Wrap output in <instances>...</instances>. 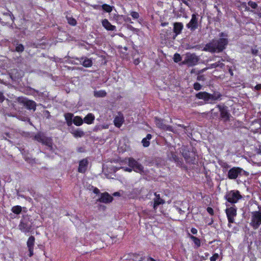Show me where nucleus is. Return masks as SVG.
Listing matches in <instances>:
<instances>
[{"label": "nucleus", "instance_id": "43", "mask_svg": "<svg viewBox=\"0 0 261 261\" xmlns=\"http://www.w3.org/2000/svg\"><path fill=\"white\" fill-rule=\"evenodd\" d=\"M206 211L211 216H213L214 214V210L211 207H207Z\"/></svg>", "mask_w": 261, "mask_h": 261}, {"label": "nucleus", "instance_id": "30", "mask_svg": "<svg viewBox=\"0 0 261 261\" xmlns=\"http://www.w3.org/2000/svg\"><path fill=\"white\" fill-rule=\"evenodd\" d=\"M45 138V136H44L43 135L41 134V133H37L36 135H35L34 138L37 141L39 142L42 143L44 138Z\"/></svg>", "mask_w": 261, "mask_h": 261}, {"label": "nucleus", "instance_id": "25", "mask_svg": "<svg viewBox=\"0 0 261 261\" xmlns=\"http://www.w3.org/2000/svg\"><path fill=\"white\" fill-rule=\"evenodd\" d=\"M189 237L191 239L193 242L194 243L195 247L197 248L200 246V241L197 238L191 235L189 233H188Z\"/></svg>", "mask_w": 261, "mask_h": 261}, {"label": "nucleus", "instance_id": "63", "mask_svg": "<svg viewBox=\"0 0 261 261\" xmlns=\"http://www.w3.org/2000/svg\"><path fill=\"white\" fill-rule=\"evenodd\" d=\"M197 80H200L199 76H198V77H197Z\"/></svg>", "mask_w": 261, "mask_h": 261}, {"label": "nucleus", "instance_id": "22", "mask_svg": "<svg viewBox=\"0 0 261 261\" xmlns=\"http://www.w3.org/2000/svg\"><path fill=\"white\" fill-rule=\"evenodd\" d=\"M70 133L75 138H81L84 136V132L81 129H72Z\"/></svg>", "mask_w": 261, "mask_h": 261}, {"label": "nucleus", "instance_id": "53", "mask_svg": "<svg viewBox=\"0 0 261 261\" xmlns=\"http://www.w3.org/2000/svg\"><path fill=\"white\" fill-rule=\"evenodd\" d=\"M101 6H99V5H94L92 6V7L93 8V9H99L100 7H101Z\"/></svg>", "mask_w": 261, "mask_h": 261}, {"label": "nucleus", "instance_id": "4", "mask_svg": "<svg viewBox=\"0 0 261 261\" xmlns=\"http://www.w3.org/2000/svg\"><path fill=\"white\" fill-rule=\"evenodd\" d=\"M224 198L231 204H235L243 198L240 192L237 190H230L226 193Z\"/></svg>", "mask_w": 261, "mask_h": 261}, {"label": "nucleus", "instance_id": "14", "mask_svg": "<svg viewBox=\"0 0 261 261\" xmlns=\"http://www.w3.org/2000/svg\"><path fill=\"white\" fill-rule=\"evenodd\" d=\"M113 200V197L107 192L101 193L100 197L97 200L98 201L105 203H109Z\"/></svg>", "mask_w": 261, "mask_h": 261}, {"label": "nucleus", "instance_id": "35", "mask_svg": "<svg viewBox=\"0 0 261 261\" xmlns=\"http://www.w3.org/2000/svg\"><path fill=\"white\" fill-rule=\"evenodd\" d=\"M101 8L103 10V11H105L107 12H108V13H110L112 11V7L111 6H110L109 5H108L106 4H103L101 6Z\"/></svg>", "mask_w": 261, "mask_h": 261}, {"label": "nucleus", "instance_id": "31", "mask_svg": "<svg viewBox=\"0 0 261 261\" xmlns=\"http://www.w3.org/2000/svg\"><path fill=\"white\" fill-rule=\"evenodd\" d=\"M173 159L175 163H176L177 165L178 166H181L183 164L182 160L181 158H179L176 155H174L172 156Z\"/></svg>", "mask_w": 261, "mask_h": 261}, {"label": "nucleus", "instance_id": "1", "mask_svg": "<svg viewBox=\"0 0 261 261\" xmlns=\"http://www.w3.org/2000/svg\"><path fill=\"white\" fill-rule=\"evenodd\" d=\"M228 43V38H226L213 39L210 42L205 44L203 50L212 53H220L226 48Z\"/></svg>", "mask_w": 261, "mask_h": 261}, {"label": "nucleus", "instance_id": "64", "mask_svg": "<svg viewBox=\"0 0 261 261\" xmlns=\"http://www.w3.org/2000/svg\"><path fill=\"white\" fill-rule=\"evenodd\" d=\"M259 150H260V151H259V153H260L261 154V150H260V149H259Z\"/></svg>", "mask_w": 261, "mask_h": 261}, {"label": "nucleus", "instance_id": "60", "mask_svg": "<svg viewBox=\"0 0 261 261\" xmlns=\"http://www.w3.org/2000/svg\"><path fill=\"white\" fill-rule=\"evenodd\" d=\"M258 16H259V17L260 18H261V13L259 14H258Z\"/></svg>", "mask_w": 261, "mask_h": 261}, {"label": "nucleus", "instance_id": "3", "mask_svg": "<svg viewBox=\"0 0 261 261\" xmlns=\"http://www.w3.org/2000/svg\"><path fill=\"white\" fill-rule=\"evenodd\" d=\"M181 152L187 163L195 164L196 160V152L194 149H189L187 146H183L181 148Z\"/></svg>", "mask_w": 261, "mask_h": 261}, {"label": "nucleus", "instance_id": "47", "mask_svg": "<svg viewBox=\"0 0 261 261\" xmlns=\"http://www.w3.org/2000/svg\"><path fill=\"white\" fill-rule=\"evenodd\" d=\"M122 168L123 169L124 171L128 172H131L132 170H133L131 167H123Z\"/></svg>", "mask_w": 261, "mask_h": 261}, {"label": "nucleus", "instance_id": "57", "mask_svg": "<svg viewBox=\"0 0 261 261\" xmlns=\"http://www.w3.org/2000/svg\"><path fill=\"white\" fill-rule=\"evenodd\" d=\"M197 229H191V232L193 234H196L197 233Z\"/></svg>", "mask_w": 261, "mask_h": 261}, {"label": "nucleus", "instance_id": "10", "mask_svg": "<svg viewBox=\"0 0 261 261\" xmlns=\"http://www.w3.org/2000/svg\"><path fill=\"white\" fill-rule=\"evenodd\" d=\"M242 171L243 169L241 168L233 167L228 171L227 177L229 179H235L241 174Z\"/></svg>", "mask_w": 261, "mask_h": 261}, {"label": "nucleus", "instance_id": "33", "mask_svg": "<svg viewBox=\"0 0 261 261\" xmlns=\"http://www.w3.org/2000/svg\"><path fill=\"white\" fill-rule=\"evenodd\" d=\"M24 46L17 42L16 44L15 51L18 53H22L24 51Z\"/></svg>", "mask_w": 261, "mask_h": 261}, {"label": "nucleus", "instance_id": "49", "mask_svg": "<svg viewBox=\"0 0 261 261\" xmlns=\"http://www.w3.org/2000/svg\"><path fill=\"white\" fill-rule=\"evenodd\" d=\"M5 100V96L2 92L0 91V102H3Z\"/></svg>", "mask_w": 261, "mask_h": 261}, {"label": "nucleus", "instance_id": "8", "mask_svg": "<svg viewBox=\"0 0 261 261\" xmlns=\"http://www.w3.org/2000/svg\"><path fill=\"white\" fill-rule=\"evenodd\" d=\"M128 165L136 172L142 173L144 172L143 166L133 158H128Z\"/></svg>", "mask_w": 261, "mask_h": 261}, {"label": "nucleus", "instance_id": "24", "mask_svg": "<svg viewBox=\"0 0 261 261\" xmlns=\"http://www.w3.org/2000/svg\"><path fill=\"white\" fill-rule=\"evenodd\" d=\"M107 92L104 90L94 91V96L95 97H105L107 96Z\"/></svg>", "mask_w": 261, "mask_h": 261}, {"label": "nucleus", "instance_id": "28", "mask_svg": "<svg viewBox=\"0 0 261 261\" xmlns=\"http://www.w3.org/2000/svg\"><path fill=\"white\" fill-rule=\"evenodd\" d=\"M250 53L253 57H256L259 55V51L257 45H255L251 48Z\"/></svg>", "mask_w": 261, "mask_h": 261}, {"label": "nucleus", "instance_id": "61", "mask_svg": "<svg viewBox=\"0 0 261 261\" xmlns=\"http://www.w3.org/2000/svg\"><path fill=\"white\" fill-rule=\"evenodd\" d=\"M229 72H230V73H231V74H232V72L230 69L229 70Z\"/></svg>", "mask_w": 261, "mask_h": 261}, {"label": "nucleus", "instance_id": "18", "mask_svg": "<svg viewBox=\"0 0 261 261\" xmlns=\"http://www.w3.org/2000/svg\"><path fill=\"white\" fill-rule=\"evenodd\" d=\"M81 64L85 67H90L92 66L93 62L91 59L87 57H82L80 59Z\"/></svg>", "mask_w": 261, "mask_h": 261}, {"label": "nucleus", "instance_id": "46", "mask_svg": "<svg viewBox=\"0 0 261 261\" xmlns=\"http://www.w3.org/2000/svg\"><path fill=\"white\" fill-rule=\"evenodd\" d=\"M4 15L8 17V19L12 20V16H11V14L9 12H6L5 13H4Z\"/></svg>", "mask_w": 261, "mask_h": 261}, {"label": "nucleus", "instance_id": "7", "mask_svg": "<svg viewBox=\"0 0 261 261\" xmlns=\"http://www.w3.org/2000/svg\"><path fill=\"white\" fill-rule=\"evenodd\" d=\"M154 119V122L157 127L159 128L164 130L173 132V127L171 125L165 124L164 123L165 120L164 119L159 118L158 117H155Z\"/></svg>", "mask_w": 261, "mask_h": 261}, {"label": "nucleus", "instance_id": "16", "mask_svg": "<svg viewBox=\"0 0 261 261\" xmlns=\"http://www.w3.org/2000/svg\"><path fill=\"white\" fill-rule=\"evenodd\" d=\"M103 27L108 31H116V27L112 25L108 19H104L101 21Z\"/></svg>", "mask_w": 261, "mask_h": 261}, {"label": "nucleus", "instance_id": "11", "mask_svg": "<svg viewBox=\"0 0 261 261\" xmlns=\"http://www.w3.org/2000/svg\"><path fill=\"white\" fill-rule=\"evenodd\" d=\"M186 27L192 32L194 31L198 28V23L197 14H193L192 15V18L190 22L186 24Z\"/></svg>", "mask_w": 261, "mask_h": 261}, {"label": "nucleus", "instance_id": "12", "mask_svg": "<svg viewBox=\"0 0 261 261\" xmlns=\"http://www.w3.org/2000/svg\"><path fill=\"white\" fill-rule=\"evenodd\" d=\"M199 61V59L195 54L188 55L185 58L184 64H186L188 66H193L196 65Z\"/></svg>", "mask_w": 261, "mask_h": 261}, {"label": "nucleus", "instance_id": "41", "mask_svg": "<svg viewBox=\"0 0 261 261\" xmlns=\"http://www.w3.org/2000/svg\"><path fill=\"white\" fill-rule=\"evenodd\" d=\"M130 15L135 19H138L139 17V14L137 12L132 11Z\"/></svg>", "mask_w": 261, "mask_h": 261}, {"label": "nucleus", "instance_id": "2", "mask_svg": "<svg viewBox=\"0 0 261 261\" xmlns=\"http://www.w3.org/2000/svg\"><path fill=\"white\" fill-rule=\"evenodd\" d=\"M222 95L218 91L214 92L213 94L207 92H199L196 94L195 97L198 99H202L205 103L214 104L216 101L222 99Z\"/></svg>", "mask_w": 261, "mask_h": 261}, {"label": "nucleus", "instance_id": "51", "mask_svg": "<svg viewBox=\"0 0 261 261\" xmlns=\"http://www.w3.org/2000/svg\"><path fill=\"white\" fill-rule=\"evenodd\" d=\"M255 89L256 90H259L261 89V85H260V84H257L255 87H254Z\"/></svg>", "mask_w": 261, "mask_h": 261}, {"label": "nucleus", "instance_id": "55", "mask_svg": "<svg viewBox=\"0 0 261 261\" xmlns=\"http://www.w3.org/2000/svg\"><path fill=\"white\" fill-rule=\"evenodd\" d=\"M113 195L114 196H120V194L118 192H116L113 193Z\"/></svg>", "mask_w": 261, "mask_h": 261}, {"label": "nucleus", "instance_id": "52", "mask_svg": "<svg viewBox=\"0 0 261 261\" xmlns=\"http://www.w3.org/2000/svg\"><path fill=\"white\" fill-rule=\"evenodd\" d=\"M29 251L30 253V256H31L33 254V248H29Z\"/></svg>", "mask_w": 261, "mask_h": 261}, {"label": "nucleus", "instance_id": "13", "mask_svg": "<svg viewBox=\"0 0 261 261\" xmlns=\"http://www.w3.org/2000/svg\"><path fill=\"white\" fill-rule=\"evenodd\" d=\"M88 164L89 162L87 158L80 160L79 163L77 171L79 173H85L87 170Z\"/></svg>", "mask_w": 261, "mask_h": 261}, {"label": "nucleus", "instance_id": "20", "mask_svg": "<svg viewBox=\"0 0 261 261\" xmlns=\"http://www.w3.org/2000/svg\"><path fill=\"white\" fill-rule=\"evenodd\" d=\"M95 116L92 113H88L84 118L83 122L87 124H91L94 122Z\"/></svg>", "mask_w": 261, "mask_h": 261}, {"label": "nucleus", "instance_id": "26", "mask_svg": "<svg viewBox=\"0 0 261 261\" xmlns=\"http://www.w3.org/2000/svg\"><path fill=\"white\" fill-rule=\"evenodd\" d=\"M83 119L82 117L79 116H76L73 118L72 123L76 126H81L83 123Z\"/></svg>", "mask_w": 261, "mask_h": 261}, {"label": "nucleus", "instance_id": "59", "mask_svg": "<svg viewBox=\"0 0 261 261\" xmlns=\"http://www.w3.org/2000/svg\"><path fill=\"white\" fill-rule=\"evenodd\" d=\"M245 9H246V11H250L249 8L248 7H246Z\"/></svg>", "mask_w": 261, "mask_h": 261}, {"label": "nucleus", "instance_id": "34", "mask_svg": "<svg viewBox=\"0 0 261 261\" xmlns=\"http://www.w3.org/2000/svg\"><path fill=\"white\" fill-rule=\"evenodd\" d=\"M161 35V37H164L165 40H170L171 39H172V38H168V37L171 36V35L169 33V30H166L165 31H163V33Z\"/></svg>", "mask_w": 261, "mask_h": 261}, {"label": "nucleus", "instance_id": "5", "mask_svg": "<svg viewBox=\"0 0 261 261\" xmlns=\"http://www.w3.org/2000/svg\"><path fill=\"white\" fill-rule=\"evenodd\" d=\"M216 108L219 109L221 120L227 122L230 120L231 114L229 112L228 107L224 105H217Z\"/></svg>", "mask_w": 261, "mask_h": 261}, {"label": "nucleus", "instance_id": "42", "mask_svg": "<svg viewBox=\"0 0 261 261\" xmlns=\"http://www.w3.org/2000/svg\"><path fill=\"white\" fill-rule=\"evenodd\" d=\"M174 61L175 62H178L179 61H181V57H180V55L177 54V53H176L175 55H174Z\"/></svg>", "mask_w": 261, "mask_h": 261}, {"label": "nucleus", "instance_id": "6", "mask_svg": "<svg viewBox=\"0 0 261 261\" xmlns=\"http://www.w3.org/2000/svg\"><path fill=\"white\" fill-rule=\"evenodd\" d=\"M184 28V25L182 23L176 22L173 23V32H172L171 29L169 30V33L171 36L168 37V38H172V39H175L176 37L181 34L182 30Z\"/></svg>", "mask_w": 261, "mask_h": 261}, {"label": "nucleus", "instance_id": "15", "mask_svg": "<svg viewBox=\"0 0 261 261\" xmlns=\"http://www.w3.org/2000/svg\"><path fill=\"white\" fill-rule=\"evenodd\" d=\"M113 122L114 125L118 128H120L124 122V117L121 112H118V115L115 116Z\"/></svg>", "mask_w": 261, "mask_h": 261}, {"label": "nucleus", "instance_id": "44", "mask_svg": "<svg viewBox=\"0 0 261 261\" xmlns=\"http://www.w3.org/2000/svg\"><path fill=\"white\" fill-rule=\"evenodd\" d=\"M218 257H219L218 254L217 253H215L210 258V260L211 261H216V260L218 259Z\"/></svg>", "mask_w": 261, "mask_h": 261}, {"label": "nucleus", "instance_id": "32", "mask_svg": "<svg viewBox=\"0 0 261 261\" xmlns=\"http://www.w3.org/2000/svg\"><path fill=\"white\" fill-rule=\"evenodd\" d=\"M35 242V238L34 237H30L27 242V246L28 248H33Z\"/></svg>", "mask_w": 261, "mask_h": 261}, {"label": "nucleus", "instance_id": "37", "mask_svg": "<svg viewBox=\"0 0 261 261\" xmlns=\"http://www.w3.org/2000/svg\"><path fill=\"white\" fill-rule=\"evenodd\" d=\"M220 166L223 169L227 170L230 168V165L226 162L220 161L219 162Z\"/></svg>", "mask_w": 261, "mask_h": 261}, {"label": "nucleus", "instance_id": "48", "mask_svg": "<svg viewBox=\"0 0 261 261\" xmlns=\"http://www.w3.org/2000/svg\"><path fill=\"white\" fill-rule=\"evenodd\" d=\"M219 36L220 37V38H227L228 37V35L227 34L224 33V32H221L219 34Z\"/></svg>", "mask_w": 261, "mask_h": 261}, {"label": "nucleus", "instance_id": "39", "mask_svg": "<svg viewBox=\"0 0 261 261\" xmlns=\"http://www.w3.org/2000/svg\"><path fill=\"white\" fill-rule=\"evenodd\" d=\"M68 22L69 24L73 26H74L76 24V20L72 17H70L68 19Z\"/></svg>", "mask_w": 261, "mask_h": 261}, {"label": "nucleus", "instance_id": "36", "mask_svg": "<svg viewBox=\"0 0 261 261\" xmlns=\"http://www.w3.org/2000/svg\"><path fill=\"white\" fill-rule=\"evenodd\" d=\"M42 144L48 146L49 147L51 146L52 142L51 139L49 138L45 137Z\"/></svg>", "mask_w": 261, "mask_h": 261}, {"label": "nucleus", "instance_id": "45", "mask_svg": "<svg viewBox=\"0 0 261 261\" xmlns=\"http://www.w3.org/2000/svg\"><path fill=\"white\" fill-rule=\"evenodd\" d=\"M25 219H22L20 222V225H22L23 228H30L29 226H28L24 223Z\"/></svg>", "mask_w": 261, "mask_h": 261}, {"label": "nucleus", "instance_id": "40", "mask_svg": "<svg viewBox=\"0 0 261 261\" xmlns=\"http://www.w3.org/2000/svg\"><path fill=\"white\" fill-rule=\"evenodd\" d=\"M193 88L195 90L198 91L201 89L202 86L199 83L196 82L193 85Z\"/></svg>", "mask_w": 261, "mask_h": 261}, {"label": "nucleus", "instance_id": "23", "mask_svg": "<svg viewBox=\"0 0 261 261\" xmlns=\"http://www.w3.org/2000/svg\"><path fill=\"white\" fill-rule=\"evenodd\" d=\"M152 138V135L148 134L146 137L143 138L142 140V143L144 147H147L150 145V140Z\"/></svg>", "mask_w": 261, "mask_h": 261}, {"label": "nucleus", "instance_id": "21", "mask_svg": "<svg viewBox=\"0 0 261 261\" xmlns=\"http://www.w3.org/2000/svg\"><path fill=\"white\" fill-rule=\"evenodd\" d=\"M73 114L70 113H67L64 114V117L66 121L67 125L68 126H70L72 124V118Z\"/></svg>", "mask_w": 261, "mask_h": 261}, {"label": "nucleus", "instance_id": "56", "mask_svg": "<svg viewBox=\"0 0 261 261\" xmlns=\"http://www.w3.org/2000/svg\"><path fill=\"white\" fill-rule=\"evenodd\" d=\"M134 64H135V65H138V64H139V63H140V60H139V59H136V60H135V61H134Z\"/></svg>", "mask_w": 261, "mask_h": 261}, {"label": "nucleus", "instance_id": "9", "mask_svg": "<svg viewBox=\"0 0 261 261\" xmlns=\"http://www.w3.org/2000/svg\"><path fill=\"white\" fill-rule=\"evenodd\" d=\"M237 208L235 205L227 208L225 210L226 214L229 223H233L234 217L237 216Z\"/></svg>", "mask_w": 261, "mask_h": 261}, {"label": "nucleus", "instance_id": "58", "mask_svg": "<svg viewBox=\"0 0 261 261\" xmlns=\"http://www.w3.org/2000/svg\"><path fill=\"white\" fill-rule=\"evenodd\" d=\"M167 24H168V23H166V22H164V23H161V25L163 27L166 26Z\"/></svg>", "mask_w": 261, "mask_h": 261}, {"label": "nucleus", "instance_id": "38", "mask_svg": "<svg viewBox=\"0 0 261 261\" xmlns=\"http://www.w3.org/2000/svg\"><path fill=\"white\" fill-rule=\"evenodd\" d=\"M248 5L254 9H256L258 7V5L256 2L251 1L248 2Z\"/></svg>", "mask_w": 261, "mask_h": 261}, {"label": "nucleus", "instance_id": "54", "mask_svg": "<svg viewBox=\"0 0 261 261\" xmlns=\"http://www.w3.org/2000/svg\"><path fill=\"white\" fill-rule=\"evenodd\" d=\"M77 151L79 152H82L84 151V149L83 147H79L77 148Z\"/></svg>", "mask_w": 261, "mask_h": 261}, {"label": "nucleus", "instance_id": "29", "mask_svg": "<svg viewBox=\"0 0 261 261\" xmlns=\"http://www.w3.org/2000/svg\"><path fill=\"white\" fill-rule=\"evenodd\" d=\"M218 67L222 68L224 67V64L220 62V61H218V62H215L214 63L210 64L209 68H216Z\"/></svg>", "mask_w": 261, "mask_h": 261}, {"label": "nucleus", "instance_id": "17", "mask_svg": "<svg viewBox=\"0 0 261 261\" xmlns=\"http://www.w3.org/2000/svg\"><path fill=\"white\" fill-rule=\"evenodd\" d=\"M155 197L153 200V207L154 210H156L158 206L160 204H163L165 203V201L161 198L160 194H157L156 193L154 194Z\"/></svg>", "mask_w": 261, "mask_h": 261}, {"label": "nucleus", "instance_id": "19", "mask_svg": "<svg viewBox=\"0 0 261 261\" xmlns=\"http://www.w3.org/2000/svg\"><path fill=\"white\" fill-rule=\"evenodd\" d=\"M23 103L28 109L33 110L34 111L36 110V103L34 101L27 99L23 101Z\"/></svg>", "mask_w": 261, "mask_h": 261}, {"label": "nucleus", "instance_id": "27", "mask_svg": "<svg viewBox=\"0 0 261 261\" xmlns=\"http://www.w3.org/2000/svg\"><path fill=\"white\" fill-rule=\"evenodd\" d=\"M22 207L20 205H15L12 207L11 211L15 214L19 215L22 212Z\"/></svg>", "mask_w": 261, "mask_h": 261}, {"label": "nucleus", "instance_id": "50", "mask_svg": "<svg viewBox=\"0 0 261 261\" xmlns=\"http://www.w3.org/2000/svg\"><path fill=\"white\" fill-rule=\"evenodd\" d=\"M93 192L96 194H99L100 193L99 190L96 187H93Z\"/></svg>", "mask_w": 261, "mask_h": 261}, {"label": "nucleus", "instance_id": "62", "mask_svg": "<svg viewBox=\"0 0 261 261\" xmlns=\"http://www.w3.org/2000/svg\"><path fill=\"white\" fill-rule=\"evenodd\" d=\"M221 61H225V60H224V59H222V58L221 59Z\"/></svg>", "mask_w": 261, "mask_h": 261}]
</instances>
